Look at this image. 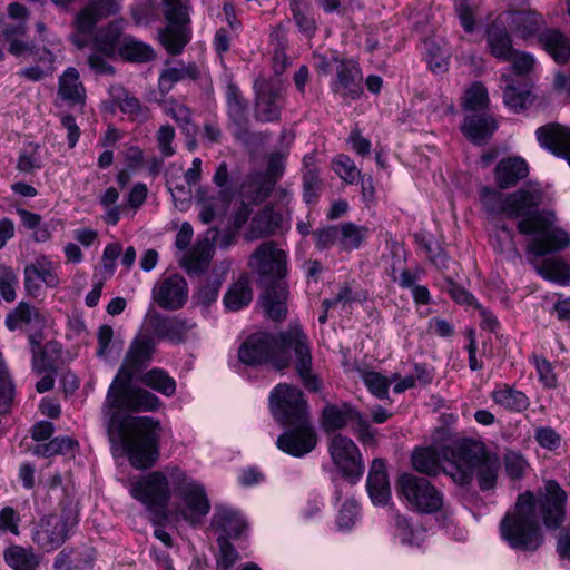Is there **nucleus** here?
Segmentation results:
<instances>
[{"label":"nucleus","mask_w":570,"mask_h":570,"mask_svg":"<svg viewBox=\"0 0 570 570\" xmlns=\"http://www.w3.org/2000/svg\"><path fill=\"white\" fill-rule=\"evenodd\" d=\"M253 298L252 289L246 278L234 283L224 296L225 306L229 311H238L247 306Z\"/></svg>","instance_id":"nucleus-44"},{"label":"nucleus","mask_w":570,"mask_h":570,"mask_svg":"<svg viewBox=\"0 0 570 570\" xmlns=\"http://www.w3.org/2000/svg\"><path fill=\"white\" fill-rule=\"evenodd\" d=\"M452 448L453 444L444 448L442 454L432 448L416 449L412 455V465L420 473L435 475L441 470L444 472V466L446 465L445 452Z\"/></svg>","instance_id":"nucleus-26"},{"label":"nucleus","mask_w":570,"mask_h":570,"mask_svg":"<svg viewBox=\"0 0 570 570\" xmlns=\"http://www.w3.org/2000/svg\"><path fill=\"white\" fill-rule=\"evenodd\" d=\"M504 469L509 478L521 479L529 469L524 456L515 451H508L504 454Z\"/></svg>","instance_id":"nucleus-55"},{"label":"nucleus","mask_w":570,"mask_h":570,"mask_svg":"<svg viewBox=\"0 0 570 570\" xmlns=\"http://www.w3.org/2000/svg\"><path fill=\"white\" fill-rule=\"evenodd\" d=\"M283 425L285 431L276 441V445L281 451L292 456L301 458L314 450L317 438L309 419L293 421Z\"/></svg>","instance_id":"nucleus-16"},{"label":"nucleus","mask_w":570,"mask_h":570,"mask_svg":"<svg viewBox=\"0 0 570 570\" xmlns=\"http://www.w3.org/2000/svg\"><path fill=\"white\" fill-rule=\"evenodd\" d=\"M121 95L115 96L116 104L124 114L129 115L135 120H141L146 118V114L142 110L137 98L122 92V89H118Z\"/></svg>","instance_id":"nucleus-56"},{"label":"nucleus","mask_w":570,"mask_h":570,"mask_svg":"<svg viewBox=\"0 0 570 570\" xmlns=\"http://www.w3.org/2000/svg\"><path fill=\"white\" fill-rule=\"evenodd\" d=\"M491 397L499 406L513 412L524 411L529 406L527 395L509 385H499L492 393Z\"/></svg>","instance_id":"nucleus-35"},{"label":"nucleus","mask_w":570,"mask_h":570,"mask_svg":"<svg viewBox=\"0 0 570 570\" xmlns=\"http://www.w3.org/2000/svg\"><path fill=\"white\" fill-rule=\"evenodd\" d=\"M529 175L528 163L519 156L501 159L495 167L494 178L498 187L508 189L515 186Z\"/></svg>","instance_id":"nucleus-22"},{"label":"nucleus","mask_w":570,"mask_h":570,"mask_svg":"<svg viewBox=\"0 0 570 570\" xmlns=\"http://www.w3.org/2000/svg\"><path fill=\"white\" fill-rule=\"evenodd\" d=\"M58 95L62 100L71 104H83L86 90L80 81V75L76 68L69 67L59 78Z\"/></svg>","instance_id":"nucleus-30"},{"label":"nucleus","mask_w":570,"mask_h":570,"mask_svg":"<svg viewBox=\"0 0 570 570\" xmlns=\"http://www.w3.org/2000/svg\"><path fill=\"white\" fill-rule=\"evenodd\" d=\"M43 55L45 56L41 59L43 61L48 62V66L46 69L41 68L39 66L27 67L19 71L20 77L26 78L31 81H38V80H41L42 78H45L47 75H50L53 70L52 65L55 62L56 56L47 48H45Z\"/></svg>","instance_id":"nucleus-57"},{"label":"nucleus","mask_w":570,"mask_h":570,"mask_svg":"<svg viewBox=\"0 0 570 570\" xmlns=\"http://www.w3.org/2000/svg\"><path fill=\"white\" fill-rule=\"evenodd\" d=\"M286 291L281 285L267 288L262 296V305L273 320L282 318L286 313Z\"/></svg>","instance_id":"nucleus-41"},{"label":"nucleus","mask_w":570,"mask_h":570,"mask_svg":"<svg viewBox=\"0 0 570 570\" xmlns=\"http://www.w3.org/2000/svg\"><path fill=\"white\" fill-rule=\"evenodd\" d=\"M120 57L130 62H148L155 58L154 49L132 37H124L118 49Z\"/></svg>","instance_id":"nucleus-37"},{"label":"nucleus","mask_w":570,"mask_h":570,"mask_svg":"<svg viewBox=\"0 0 570 570\" xmlns=\"http://www.w3.org/2000/svg\"><path fill=\"white\" fill-rule=\"evenodd\" d=\"M199 77V68L196 63H183L179 62L176 66L165 68L158 80L159 90L163 94L169 92L175 83L190 79L195 80Z\"/></svg>","instance_id":"nucleus-32"},{"label":"nucleus","mask_w":570,"mask_h":570,"mask_svg":"<svg viewBox=\"0 0 570 570\" xmlns=\"http://www.w3.org/2000/svg\"><path fill=\"white\" fill-rule=\"evenodd\" d=\"M287 257L274 243H263L249 257L248 265L261 282L269 283L286 274Z\"/></svg>","instance_id":"nucleus-15"},{"label":"nucleus","mask_w":570,"mask_h":570,"mask_svg":"<svg viewBox=\"0 0 570 570\" xmlns=\"http://www.w3.org/2000/svg\"><path fill=\"white\" fill-rule=\"evenodd\" d=\"M428 51V62L430 68L434 72H442L446 69L449 55L446 50H442L440 47L435 48V52L432 49L435 47L433 42L426 41L424 43Z\"/></svg>","instance_id":"nucleus-63"},{"label":"nucleus","mask_w":570,"mask_h":570,"mask_svg":"<svg viewBox=\"0 0 570 570\" xmlns=\"http://www.w3.org/2000/svg\"><path fill=\"white\" fill-rule=\"evenodd\" d=\"M333 89L336 94L352 99L361 94V75L354 63H342L340 66Z\"/></svg>","instance_id":"nucleus-29"},{"label":"nucleus","mask_w":570,"mask_h":570,"mask_svg":"<svg viewBox=\"0 0 570 570\" xmlns=\"http://www.w3.org/2000/svg\"><path fill=\"white\" fill-rule=\"evenodd\" d=\"M213 180L219 188H222V191L218 197H200L198 199V205L200 207L199 219L204 224L212 223L217 215V209H224L227 204L228 195L225 190V187L227 186L228 183V170L227 165L225 163H222L218 166Z\"/></svg>","instance_id":"nucleus-21"},{"label":"nucleus","mask_w":570,"mask_h":570,"mask_svg":"<svg viewBox=\"0 0 570 570\" xmlns=\"http://www.w3.org/2000/svg\"><path fill=\"white\" fill-rule=\"evenodd\" d=\"M461 129L469 140L474 144H480L487 140L494 132L497 124L490 116L472 115L465 117Z\"/></svg>","instance_id":"nucleus-31"},{"label":"nucleus","mask_w":570,"mask_h":570,"mask_svg":"<svg viewBox=\"0 0 570 570\" xmlns=\"http://www.w3.org/2000/svg\"><path fill=\"white\" fill-rule=\"evenodd\" d=\"M195 323L187 320L173 317L160 322L156 328L159 336L167 338L173 343H179L188 340L195 330Z\"/></svg>","instance_id":"nucleus-33"},{"label":"nucleus","mask_w":570,"mask_h":570,"mask_svg":"<svg viewBox=\"0 0 570 570\" xmlns=\"http://www.w3.org/2000/svg\"><path fill=\"white\" fill-rule=\"evenodd\" d=\"M129 493L160 517H165L169 500L175 495L178 502L174 513L190 524L200 522L210 510L205 487L178 465L147 473L131 483Z\"/></svg>","instance_id":"nucleus-4"},{"label":"nucleus","mask_w":570,"mask_h":570,"mask_svg":"<svg viewBox=\"0 0 570 570\" xmlns=\"http://www.w3.org/2000/svg\"><path fill=\"white\" fill-rule=\"evenodd\" d=\"M327 452L334 468L352 483L364 473L362 454L356 443L346 435L334 433L328 438Z\"/></svg>","instance_id":"nucleus-10"},{"label":"nucleus","mask_w":570,"mask_h":570,"mask_svg":"<svg viewBox=\"0 0 570 570\" xmlns=\"http://www.w3.org/2000/svg\"><path fill=\"white\" fill-rule=\"evenodd\" d=\"M566 500V492L552 480L544 483L538 495L531 491L519 494L500 522L501 539L515 550H537L542 543L540 521L548 529L559 528Z\"/></svg>","instance_id":"nucleus-3"},{"label":"nucleus","mask_w":570,"mask_h":570,"mask_svg":"<svg viewBox=\"0 0 570 570\" xmlns=\"http://www.w3.org/2000/svg\"><path fill=\"white\" fill-rule=\"evenodd\" d=\"M141 382L146 386L168 397L173 396L176 392L175 380L167 372L158 367L146 372L141 376Z\"/></svg>","instance_id":"nucleus-43"},{"label":"nucleus","mask_w":570,"mask_h":570,"mask_svg":"<svg viewBox=\"0 0 570 570\" xmlns=\"http://www.w3.org/2000/svg\"><path fill=\"white\" fill-rule=\"evenodd\" d=\"M238 358L246 365L272 364L277 370L288 366V356L284 351H276V337L266 333L249 336L238 350Z\"/></svg>","instance_id":"nucleus-9"},{"label":"nucleus","mask_w":570,"mask_h":570,"mask_svg":"<svg viewBox=\"0 0 570 570\" xmlns=\"http://www.w3.org/2000/svg\"><path fill=\"white\" fill-rule=\"evenodd\" d=\"M539 43L547 53L558 63H566L570 59V41L566 35L557 29H549L539 36Z\"/></svg>","instance_id":"nucleus-28"},{"label":"nucleus","mask_w":570,"mask_h":570,"mask_svg":"<svg viewBox=\"0 0 570 570\" xmlns=\"http://www.w3.org/2000/svg\"><path fill=\"white\" fill-rule=\"evenodd\" d=\"M78 523L73 511L50 514L40 520L32 533V540L45 551L58 549Z\"/></svg>","instance_id":"nucleus-11"},{"label":"nucleus","mask_w":570,"mask_h":570,"mask_svg":"<svg viewBox=\"0 0 570 570\" xmlns=\"http://www.w3.org/2000/svg\"><path fill=\"white\" fill-rule=\"evenodd\" d=\"M271 412L281 424L308 419L307 403L297 387L278 384L269 394Z\"/></svg>","instance_id":"nucleus-12"},{"label":"nucleus","mask_w":570,"mask_h":570,"mask_svg":"<svg viewBox=\"0 0 570 570\" xmlns=\"http://www.w3.org/2000/svg\"><path fill=\"white\" fill-rule=\"evenodd\" d=\"M537 272L544 279L560 285H570V265L559 257L547 258L535 266Z\"/></svg>","instance_id":"nucleus-39"},{"label":"nucleus","mask_w":570,"mask_h":570,"mask_svg":"<svg viewBox=\"0 0 570 570\" xmlns=\"http://www.w3.org/2000/svg\"><path fill=\"white\" fill-rule=\"evenodd\" d=\"M219 556L217 558V566L224 570L232 568L238 560L239 554L236 549L227 541V538H218Z\"/></svg>","instance_id":"nucleus-60"},{"label":"nucleus","mask_w":570,"mask_h":570,"mask_svg":"<svg viewBox=\"0 0 570 570\" xmlns=\"http://www.w3.org/2000/svg\"><path fill=\"white\" fill-rule=\"evenodd\" d=\"M132 377L118 371L108 389L102 411L111 444L127 454L131 465L146 469L159 455L160 422L150 416H131L119 412L156 411L161 403L155 394L131 387Z\"/></svg>","instance_id":"nucleus-1"},{"label":"nucleus","mask_w":570,"mask_h":570,"mask_svg":"<svg viewBox=\"0 0 570 570\" xmlns=\"http://www.w3.org/2000/svg\"><path fill=\"white\" fill-rule=\"evenodd\" d=\"M42 166V157L40 155V147L38 145L29 144L21 151L17 168L22 173H32L40 169Z\"/></svg>","instance_id":"nucleus-50"},{"label":"nucleus","mask_w":570,"mask_h":570,"mask_svg":"<svg viewBox=\"0 0 570 570\" xmlns=\"http://www.w3.org/2000/svg\"><path fill=\"white\" fill-rule=\"evenodd\" d=\"M281 220V215L275 213L272 208L263 209L253 218L248 238L256 239L274 234Z\"/></svg>","instance_id":"nucleus-40"},{"label":"nucleus","mask_w":570,"mask_h":570,"mask_svg":"<svg viewBox=\"0 0 570 570\" xmlns=\"http://www.w3.org/2000/svg\"><path fill=\"white\" fill-rule=\"evenodd\" d=\"M13 399V386L9 379L7 368L0 362V411L6 412Z\"/></svg>","instance_id":"nucleus-62"},{"label":"nucleus","mask_w":570,"mask_h":570,"mask_svg":"<svg viewBox=\"0 0 570 570\" xmlns=\"http://www.w3.org/2000/svg\"><path fill=\"white\" fill-rule=\"evenodd\" d=\"M366 489L371 501L375 505H385L391 500L390 481L383 460H373L366 480Z\"/></svg>","instance_id":"nucleus-20"},{"label":"nucleus","mask_w":570,"mask_h":570,"mask_svg":"<svg viewBox=\"0 0 570 570\" xmlns=\"http://www.w3.org/2000/svg\"><path fill=\"white\" fill-rule=\"evenodd\" d=\"M399 499L420 513H433L443 505V494L426 479L403 473L396 481Z\"/></svg>","instance_id":"nucleus-7"},{"label":"nucleus","mask_w":570,"mask_h":570,"mask_svg":"<svg viewBox=\"0 0 570 570\" xmlns=\"http://www.w3.org/2000/svg\"><path fill=\"white\" fill-rule=\"evenodd\" d=\"M18 286L17 274L9 267H3L0 275V294L7 302L16 299V288Z\"/></svg>","instance_id":"nucleus-61"},{"label":"nucleus","mask_w":570,"mask_h":570,"mask_svg":"<svg viewBox=\"0 0 570 570\" xmlns=\"http://www.w3.org/2000/svg\"><path fill=\"white\" fill-rule=\"evenodd\" d=\"M360 420V413L347 403L341 405H326L322 414V429L326 433L342 430L350 422Z\"/></svg>","instance_id":"nucleus-24"},{"label":"nucleus","mask_w":570,"mask_h":570,"mask_svg":"<svg viewBox=\"0 0 570 570\" xmlns=\"http://www.w3.org/2000/svg\"><path fill=\"white\" fill-rule=\"evenodd\" d=\"M281 94L278 88L262 83L257 86L256 116L262 121H273L278 118Z\"/></svg>","instance_id":"nucleus-27"},{"label":"nucleus","mask_w":570,"mask_h":570,"mask_svg":"<svg viewBox=\"0 0 570 570\" xmlns=\"http://www.w3.org/2000/svg\"><path fill=\"white\" fill-rule=\"evenodd\" d=\"M226 99L230 119L240 125L245 120V105L238 88L228 83L226 87Z\"/></svg>","instance_id":"nucleus-51"},{"label":"nucleus","mask_w":570,"mask_h":570,"mask_svg":"<svg viewBox=\"0 0 570 570\" xmlns=\"http://www.w3.org/2000/svg\"><path fill=\"white\" fill-rule=\"evenodd\" d=\"M117 33L116 31L109 30L104 31L100 30L94 38V48L101 52L106 57H111L116 53Z\"/></svg>","instance_id":"nucleus-58"},{"label":"nucleus","mask_w":570,"mask_h":570,"mask_svg":"<svg viewBox=\"0 0 570 570\" xmlns=\"http://www.w3.org/2000/svg\"><path fill=\"white\" fill-rule=\"evenodd\" d=\"M45 321L39 309L29 303L20 302L19 305L8 314L6 324L10 330H14L27 324H35L40 327L45 324Z\"/></svg>","instance_id":"nucleus-38"},{"label":"nucleus","mask_w":570,"mask_h":570,"mask_svg":"<svg viewBox=\"0 0 570 570\" xmlns=\"http://www.w3.org/2000/svg\"><path fill=\"white\" fill-rule=\"evenodd\" d=\"M502 81L505 83L503 90V100L505 106L514 112L522 110L527 104L529 92L528 90L517 88L509 76L503 75Z\"/></svg>","instance_id":"nucleus-49"},{"label":"nucleus","mask_w":570,"mask_h":570,"mask_svg":"<svg viewBox=\"0 0 570 570\" xmlns=\"http://www.w3.org/2000/svg\"><path fill=\"white\" fill-rule=\"evenodd\" d=\"M338 245L344 249L358 248L367 236V229L346 223L338 227Z\"/></svg>","instance_id":"nucleus-47"},{"label":"nucleus","mask_w":570,"mask_h":570,"mask_svg":"<svg viewBox=\"0 0 570 570\" xmlns=\"http://www.w3.org/2000/svg\"><path fill=\"white\" fill-rule=\"evenodd\" d=\"M492 245L495 250L505 255L510 259L519 257L513 239V232L507 228L503 224L497 223Z\"/></svg>","instance_id":"nucleus-46"},{"label":"nucleus","mask_w":570,"mask_h":570,"mask_svg":"<svg viewBox=\"0 0 570 570\" xmlns=\"http://www.w3.org/2000/svg\"><path fill=\"white\" fill-rule=\"evenodd\" d=\"M489 102V96L485 87L475 82L471 85L464 95V107L468 110H482L487 108Z\"/></svg>","instance_id":"nucleus-52"},{"label":"nucleus","mask_w":570,"mask_h":570,"mask_svg":"<svg viewBox=\"0 0 570 570\" xmlns=\"http://www.w3.org/2000/svg\"><path fill=\"white\" fill-rule=\"evenodd\" d=\"M4 560L14 570H36L38 567L37 557L31 551L18 546L6 550Z\"/></svg>","instance_id":"nucleus-45"},{"label":"nucleus","mask_w":570,"mask_h":570,"mask_svg":"<svg viewBox=\"0 0 570 570\" xmlns=\"http://www.w3.org/2000/svg\"><path fill=\"white\" fill-rule=\"evenodd\" d=\"M391 532L393 540L406 549L422 547L428 538V531L421 523L400 513L393 515Z\"/></svg>","instance_id":"nucleus-19"},{"label":"nucleus","mask_w":570,"mask_h":570,"mask_svg":"<svg viewBox=\"0 0 570 570\" xmlns=\"http://www.w3.org/2000/svg\"><path fill=\"white\" fill-rule=\"evenodd\" d=\"M444 473L460 485L468 484L476 474L482 491L495 487L501 470L499 456L478 440L465 439L445 452Z\"/></svg>","instance_id":"nucleus-5"},{"label":"nucleus","mask_w":570,"mask_h":570,"mask_svg":"<svg viewBox=\"0 0 570 570\" xmlns=\"http://www.w3.org/2000/svg\"><path fill=\"white\" fill-rule=\"evenodd\" d=\"M29 10L18 3L8 6L7 16L0 18V41L8 43V50L13 56H21L31 51V46L24 41Z\"/></svg>","instance_id":"nucleus-13"},{"label":"nucleus","mask_w":570,"mask_h":570,"mask_svg":"<svg viewBox=\"0 0 570 570\" xmlns=\"http://www.w3.org/2000/svg\"><path fill=\"white\" fill-rule=\"evenodd\" d=\"M532 364L537 370L539 381L546 387H554L557 383V376L553 371L552 364L546 358L537 355L532 357Z\"/></svg>","instance_id":"nucleus-59"},{"label":"nucleus","mask_w":570,"mask_h":570,"mask_svg":"<svg viewBox=\"0 0 570 570\" xmlns=\"http://www.w3.org/2000/svg\"><path fill=\"white\" fill-rule=\"evenodd\" d=\"M360 517V507L356 500L348 497L338 508L336 517V527L340 531L351 530L357 522Z\"/></svg>","instance_id":"nucleus-48"},{"label":"nucleus","mask_w":570,"mask_h":570,"mask_svg":"<svg viewBox=\"0 0 570 570\" xmlns=\"http://www.w3.org/2000/svg\"><path fill=\"white\" fill-rule=\"evenodd\" d=\"M153 297L165 309L180 308L188 298L187 283L183 276L173 274L154 286Z\"/></svg>","instance_id":"nucleus-18"},{"label":"nucleus","mask_w":570,"mask_h":570,"mask_svg":"<svg viewBox=\"0 0 570 570\" xmlns=\"http://www.w3.org/2000/svg\"><path fill=\"white\" fill-rule=\"evenodd\" d=\"M213 252V244L208 239L197 242L193 249L180 258L181 266L189 273L199 272L208 265Z\"/></svg>","instance_id":"nucleus-36"},{"label":"nucleus","mask_w":570,"mask_h":570,"mask_svg":"<svg viewBox=\"0 0 570 570\" xmlns=\"http://www.w3.org/2000/svg\"><path fill=\"white\" fill-rule=\"evenodd\" d=\"M276 351H284L288 356V363L293 354L296 371L304 386L313 392L320 391L321 381L312 373L309 341L301 325H291L287 331L279 334L276 338Z\"/></svg>","instance_id":"nucleus-6"},{"label":"nucleus","mask_w":570,"mask_h":570,"mask_svg":"<svg viewBox=\"0 0 570 570\" xmlns=\"http://www.w3.org/2000/svg\"><path fill=\"white\" fill-rule=\"evenodd\" d=\"M362 380L368 391L377 399L387 397L391 379L377 372L370 371L362 374Z\"/></svg>","instance_id":"nucleus-53"},{"label":"nucleus","mask_w":570,"mask_h":570,"mask_svg":"<svg viewBox=\"0 0 570 570\" xmlns=\"http://www.w3.org/2000/svg\"><path fill=\"white\" fill-rule=\"evenodd\" d=\"M480 197L488 213L515 219L520 234L534 236L528 246L532 255L544 256L570 246V233L554 227L557 222L554 213L539 209L543 194L538 185H529L507 195L484 187L481 189Z\"/></svg>","instance_id":"nucleus-2"},{"label":"nucleus","mask_w":570,"mask_h":570,"mask_svg":"<svg viewBox=\"0 0 570 570\" xmlns=\"http://www.w3.org/2000/svg\"><path fill=\"white\" fill-rule=\"evenodd\" d=\"M168 26L160 31L159 39L165 49L179 53L190 39L189 0H163Z\"/></svg>","instance_id":"nucleus-8"},{"label":"nucleus","mask_w":570,"mask_h":570,"mask_svg":"<svg viewBox=\"0 0 570 570\" xmlns=\"http://www.w3.org/2000/svg\"><path fill=\"white\" fill-rule=\"evenodd\" d=\"M154 352V342L149 337L136 338L119 368L120 374L135 375L147 362L150 361Z\"/></svg>","instance_id":"nucleus-23"},{"label":"nucleus","mask_w":570,"mask_h":570,"mask_svg":"<svg viewBox=\"0 0 570 570\" xmlns=\"http://www.w3.org/2000/svg\"><path fill=\"white\" fill-rule=\"evenodd\" d=\"M333 169L347 184L357 181L361 174L354 161L345 155H338L333 159Z\"/></svg>","instance_id":"nucleus-54"},{"label":"nucleus","mask_w":570,"mask_h":570,"mask_svg":"<svg viewBox=\"0 0 570 570\" xmlns=\"http://www.w3.org/2000/svg\"><path fill=\"white\" fill-rule=\"evenodd\" d=\"M488 45L491 53L501 60H510L512 56L511 40L504 28L492 26L488 30Z\"/></svg>","instance_id":"nucleus-42"},{"label":"nucleus","mask_w":570,"mask_h":570,"mask_svg":"<svg viewBox=\"0 0 570 570\" xmlns=\"http://www.w3.org/2000/svg\"><path fill=\"white\" fill-rule=\"evenodd\" d=\"M500 21L508 23L511 31L525 41L533 38L541 23L540 16L533 12H509L501 16Z\"/></svg>","instance_id":"nucleus-25"},{"label":"nucleus","mask_w":570,"mask_h":570,"mask_svg":"<svg viewBox=\"0 0 570 570\" xmlns=\"http://www.w3.org/2000/svg\"><path fill=\"white\" fill-rule=\"evenodd\" d=\"M214 523L228 537L238 538L247 528L242 513L229 508L219 509L214 515Z\"/></svg>","instance_id":"nucleus-34"},{"label":"nucleus","mask_w":570,"mask_h":570,"mask_svg":"<svg viewBox=\"0 0 570 570\" xmlns=\"http://www.w3.org/2000/svg\"><path fill=\"white\" fill-rule=\"evenodd\" d=\"M59 264L47 256H38L24 267V289L33 298H43L47 288L60 285Z\"/></svg>","instance_id":"nucleus-14"},{"label":"nucleus","mask_w":570,"mask_h":570,"mask_svg":"<svg viewBox=\"0 0 570 570\" xmlns=\"http://www.w3.org/2000/svg\"><path fill=\"white\" fill-rule=\"evenodd\" d=\"M174 137L175 130L169 125L161 126L157 131L158 148L164 157H170L175 154V148L171 144Z\"/></svg>","instance_id":"nucleus-64"},{"label":"nucleus","mask_w":570,"mask_h":570,"mask_svg":"<svg viewBox=\"0 0 570 570\" xmlns=\"http://www.w3.org/2000/svg\"><path fill=\"white\" fill-rule=\"evenodd\" d=\"M119 1L90 0L76 17V33L71 36V41L80 49L86 47L88 45L87 37L91 35L95 24L100 19L116 13L119 10Z\"/></svg>","instance_id":"nucleus-17"}]
</instances>
